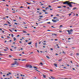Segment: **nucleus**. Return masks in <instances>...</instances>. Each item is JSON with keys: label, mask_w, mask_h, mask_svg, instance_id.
Returning a JSON list of instances; mask_svg holds the SVG:
<instances>
[{"label": "nucleus", "mask_w": 79, "mask_h": 79, "mask_svg": "<svg viewBox=\"0 0 79 79\" xmlns=\"http://www.w3.org/2000/svg\"><path fill=\"white\" fill-rule=\"evenodd\" d=\"M54 66H55L56 67V68H57V64L54 63Z\"/></svg>", "instance_id": "7"}, {"label": "nucleus", "mask_w": 79, "mask_h": 79, "mask_svg": "<svg viewBox=\"0 0 79 79\" xmlns=\"http://www.w3.org/2000/svg\"><path fill=\"white\" fill-rule=\"evenodd\" d=\"M77 56H79V53H77Z\"/></svg>", "instance_id": "35"}, {"label": "nucleus", "mask_w": 79, "mask_h": 79, "mask_svg": "<svg viewBox=\"0 0 79 79\" xmlns=\"http://www.w3.org/2000/svg\"><path fill=\"white\" fill-rule=\"evenodd\" d=\"M0 74H3V73H2V72H1Z\"/></svg>", "instance_id": "52"}, {"label": "nucleus", "mask_w": 79, "mask_h": 79, "mask_svg": "<svg viewBox=\"0 0 79 79\" xmlns=\"http://www.w3.org/2000/svg\"><path fill=\"white\" fill-rule=\"evenodd\" d=\"M37 52H38V53H39V50H37Z\"/></svg>", "instance_id": "60"}, {"label": "nucleus", "mask_w": 79, "mask_h": 79, "mask_svg": "<svg viewBox=\"0 0 79 79\" xmlns=\"http://www.w3.org/2000/svg\"><path fill=\"white\" fill-rule=\"evenodd\" d=\"M16 48H17L16 47H15L14 48V49H16Z\"/></svg>", "instance_id": "51"}, {"label": "nucleus", "mask_w": 79, "mask_h": 79, "mask_svg": "<svg viewBox=\"0 0 79 79\" xmlns=\"http://www.w3.org/2000/svg\"><path fill=\"white\" fill-rule=\"evenodd\" d=\"M59 27H63V25H60L59 26Z\"/></svg>", "instance_id": "44"}, {"label": "nucleus", "mask_w": 79, "mask_h": 79, "mask_svg": "<svg viewBox=\"0 0 79 79\" xmlns=\"http://www.w3.org/2000/svg\"><path fill=\"white\" fill-rule=\"evenodd\" d=\"M53 19H57V17H53Z\"/></svg>", "instance_id": "22"}, {"label": "nucleus", "mask_w": 79, "mask_h": 79, "mask_svg": "<svg viewBox=\"0 0 79 79\" xmlns=\"http://www.w3.org/2000/svg\"><path fill=\"white\" fill-rule=\"evenodd\" d=\"M40 10V9H39V8H38L37 9V10Z\"/></svg>", "instance_id": "64"}, {"label": "nucleus", "mask_w": 79, "mask_h": 79, "mask_svg": "<svg viewBox=\"0 0 79 79\" xmlns=\"http://www.w3.org/2000/svg\"><path fill=\"white\" fill-rule=\"evenodd\" d=\"M46 8H45V10H47V8L48 9V7H46Z\"/></svg>", "instance_id": "56"}, {"label": "nucleus", "mask_w": 79, "mask_h": 79, "mask_svg": "<svg viewBox=\"0 0 79 79\" xmlns=\"http://www.w3.org/2000/svg\"><path fill=\"white\" fill-rule=\"evenodd\" d=\"M52 21H53V22H54V23H55V22H56L55 20L54 19H52Z\"/></svg>", "instance_id": "17"}, {"label": "nucleus", "mask_w": 79, "mask_h": 79, "mask_svg": "<svg viewBox=\"0 0 79 79\" xmlns=\"http://www.w3.org/2000/svg\"><path fill=\"white\" fill-rule=\"evenodd\" d=\"M15 24H16V25H18V23H14Z\"/></svg>", "instance_id": "38"}, {"label": "nucleus", "mask_w": 79, "mask_h": 79, "mask_svg": "<svg viewBox=\"0 0 79 79\" xmlns=\"http://www.w3.org/2000/svg\"><path fill=\"white\" fill-rule=\"evenodd\" d=\"M55 40V41H56V40H58V39H56Z\"/></svg>", "instance_id": "58"}, {"label": "nucleus", "mask_w": 79, "mask_h": 79, "mask_svg": "<svg viewBox=\"0 0 79 79\" xmlns=\"http://www.w3.org/2000/svg\"><path fill=\"white\" fill-rule=\"evenodd\" d=\"M41 42H42V44L44 43V42H42V41H41L39 42V44H40V43H41Z\"/></svg>", "instance_id": "20"}, {"label": "nucleus", "mask_w": 79, "mask_h": 79, "mask_svg": "<svg viewBox=\"0 0 79 79\" xmlns=\"http://www.w3.org/2000/svg\"><path fill=\"white\" fill-rule=\"evenodd\" d=\"M31 44H32V42H30L28 43V45H31Z\"/></svg>", "instance_id": "11"}, {"label": "nucleus", "mask_w": 79, "mask_h": 79, "mask_svg": "<svg viewBox=\"0 0 79 79\" xmlns=\"http://www.w3.org/2000/svg\"><path fill=\"white\" fill-rule=\"evenodd\" d=\"M40 64H41V65H43V63H42V62H41Z\"/></svg>", "instance_id": "29"}, {"label": "nucleus", "mask_w": 79, "mask_h": 79, "mask_svg": "<svg viewBox=\"0 0 79 79\" xmlns=\"http://www.w3.org/2000/svg\"><path fill=\"white\" fill-rule=\"evenodd\" d=\"M11 35L12 37H14V35H13V34H11Z\"/></svg>", "instance_id": "21"}, {"label": "nucleus", "mask_w": 79, "mask_h": 79, "mask_svg": "<svg viewBox=\"0 0 79 79\" xmlns=\"http://www.w3.org/2000/svg\"><path fill=\"white\" fill-rule=\"evenodd\" d=\"M26 67L27 68H32V66L30 65H26Z\"/></svg>", "instance_id": "2"}, {"label": "nucleus", "mask_w": 79, "mask_h": 79, "mask_svg": "<svg viewBox=\"0 0 79 79\" xmlns=\"http://www.w3.org/2000/svg\"><path fill=\"white\" fill-rule=\"evenodd\" d=\"M7 42V41L6 40H5V43H6V42Z\"/></svg>", "instance_id": "61"}, {"label": "nucleus", "mask_w": 79, "mask_h": 79, "mask_svg": "<svg viewBox=\"0 0 79 79\" xmlns=\"http://www.w3.org/2000/svg\"><path fill=\"white\" fill-rule=\"evenodd\" d=\"M9 57H12V56L10 55H9Z\"/></svg>", "instance_id": "45"}, {"label": "nucleus", "mask_w": 79, "mask_h": 79, "mask_svg": "<svg viewBox=\"0 0 79 79\" xmlns=\"http://www.w3.org/2000/svg\"><path fill=\"white\" fill-rule=\"evenodd\" d=\"M52 27H53V28H56V27H54L53 26H51Z\"/></svg>", "instance_id": "33"}, {"label": "nucleus", "mask_w": 79, "mask_h": 79, "mask_svg": "<svg viewBox=\"0 0 79 79\" xmlns=\"http://www.w3.org/2000/svg\"><path fill=\"white\" fill-rule=\"evenodd\" d=\"M24 28H25L26 29H27V27H24Z\"/></svg>", "instance_id": "42"}, {"label": "nucleus", "mask_w": 79, "mask_h": 79, "mask_svg": "<svg viewBox=\"0 0 79 79\" xmlns=\"http://www.w3.org/2000/svg\"><path fill=\"white\" fill-rule=\"evenodd\" d=\"M46 57L47 58H48V59H50V57L48 56H47Z\"/></svg>", "instance_id": "19"}, {"label": "nucleus", "mask_w": 79, "mask_h": 79, "mask_svg": "<svg viewBox=\"0 0 79 79\" xmlns=\"http://www.w3.org/2000/svg\"><path fill=\"white\" fill-rule=\"evenodd\" d=\"M12 10H13V11H15V10H14V8H12Z\"/></svg>", "instance_id": "57"}, {"label": "nucleus", "mask_w": 79, "mask_h": 79, "mask_svg": "<svg viewBox=\"0 0 79 79\" xmlns=\"http://www.w3.org/2000/svg\"><path fill=\"white\" fill-rule=\"evenodd\" d=\"M9 31H10V32H13V31H12L10 29H9Z\"/></svg>", "instance_id": "48"}, {"label": "nucleus", "mask_w": 79, "mask_h": 79, "mask_svg": "<svg viewBox=\"0 0 79 79\" xmlns=\"http://www.w3.org/2000/svg\"><path fill=\"white\" fill-rule=\"evenodd\" d=\"M6 49H7L8 50H9V49H8V47H6Z\"/></svg>", "instance_id": "54"}, {"label": "nucleus", "mask_w": 79, "mask_h": 79, "mask_svg": "<svg viewBox=\"0 0 79 79\" xmlns=\"http://www.w3.org/2000/svg\"><path fill=\"white\" fill-rule=\"evenodd\" d=\"M51 78H52V79H56V78H55V77L53 76H51Z\"/></svg>", "instance_id": "8"}, {"label": "nucleus", "mask_w": 79, "mask_h": 79, "mask_svg": "<svg viewBox=\"0 0 79 79\" xmlns=\"http://www.w3.org/2000/svg\"><path fill=\"white\" fill-rule=\"evenodd\" d=\"M49 71H53V70H52V69L49 70Z\"/></svg>", "instance_id": "50"}, {"label": "nucleus", "mask_w": 79, "mask_h": 79, "mask_svg": "<svg viewBox=\"0 0 79 79\" xmlns=\"http://www.w3.org/2000/svg\"><path fill=\"white\" fill-rule=\"evenodd\" d=\"M23 32H24V33H27V32L25 31H23Z\"/></svg>", "instance_id": "27"}, {"label": "nucleus", "mask_w": 79, "mask_h": 79, "mask_svg": "<svg viewBox=\"0 0 79 79\" xmlns=\"http://www.w3.org/2000/svg\"><path fill=\"white\" fill-rule=\"evenodd\" d=\"M73 29H71L70 31L71 32H73Z\"/></svg>", "instance_id": "26"}, {"label": "nucleus", "mask_w": 79, "mask_h": 79, "mask_svg": "<svg viewBox=\"0 0 79 79\" xmlns=\"http://www.w3.org/2000/svg\"><path fill=\"white\" fill-rule=\"evenodd\" d=\"M10 51H11L12 52L13 51V50H12V49H10Z\"/></svg>", "instance_id": "59"}, {"label": "nucleus", "mask_w": 79, "mask_h": 79, "mask_svg": "<svg viewBox=\"0 0 79 79\" xmlns=\"http://www.w3.org/2000/svg\"><path fill=\"white\" fill-rule=\"evenodd\" d=\"M71 3H73V2H71L69 3V4H71Z\"/></svg>", "instance_id": "30"}, {"label": "nucleus", "mask_w": 79, "mask_h": 79, "mask_svg": "<svg viewBox=\"0 0 79 79\" xmlns=\"http://www.w3.org/2000/svg\"><path fill=\"white\" fill-rule=\"evenodd\" d=\"M68 15H69V16H71V14H69Z\"/></svg>", "instance_id": "43"}, {"label": "nucleus", "mask_w": 79, "mask_h": 79, "mask_svg": "<svg viewBox=\"0 0 79 79\" xmlns=\"http://www.w3.org/2000/svg\"><path fill=\"white\" fill-rule=\"evenodd\" d=\"M76 9H77V8L76 7H74L73 9V10H76Z\"/></svg>", "instance_id": "10"}, {"label": "nucleus", "mask_w": 79, "mask_h": 79, "mask_svg": "<svg viewBox=\"0 0 79 79\" xmlns=\"http://www.w3.org/2000/svg\"><path fill=\"white\" fill-rule=\"evenodd\" d=\"M63 68H64V69H66V67H64Z\"/></svg>", "instance_id": "55"}, {"label": "nucleus", "mask_w": 79, "mask_h": 79, "mask_svg": "<svg viewBox=\"0 0 79 79\" xmlns=\"http://www.w3.org/2000/svg\"><path fill=\"white\" fill-rule=\"evenodd\" d=\"M35 71H38V72H39L38 70H37L36 69H35Z\"/></svg>", "instance_id": "40"}, {"label": "nucleus", "mask_w": 79, "mask_h": 79, "mask_svg": "<svg viewBox=\"0 0 79 79\" xmlns=\"http://www.w3.org/2000/svg\"><path fill=\"white\" fill-rule=\"evenodd\" d=\"M11 74V73L9 72V73H7L6 74V75L7 76H10V75Z\"/></svg>", "instance_id": "6"}, {"label": "nucleus", "mask_w": 79, "mask_h": 79, "mask_svg": "<svg viewBox=\"0 0 79 79\" xmlns=\"http://www.w3.org/2000/svg\"><path fill=\"white\" fill-rule=\"evenodd\" d=\"M35 44V46L36 47V48H37V43H36Z\"/></svg>", "instance_id": "9"}, {"label": "nucleus", "mask_w": 79, "mask_h": 79, "mask_svg": "<svg viewBox=\"0 0 79 79\" xmlns=\"http://www.w3.org/2000/svg\"><path fill=\"white\" fill-rule=\"evenodd\" d=\"M44 14H48V12H45Z\"/></svg>", "instance_id": "32"}, {"label": "nucleus", "mask_w": 79, "mask_h": 79, "mask_svg": "<svg viewBox=\"0 0 79 79\" xmlns=\"http://www.w3.org/2000/svg\"><path fill=\"white\" fill-rule=\"evenodd\" d=\"M55 21L56 22H55V23H56V22L58 21H59V20L58 19H56V20H55Z\"/></svg>", "instance_id": "15"}, {"label": "nucleus", "mask_w": 79, "mask_h": 79, "mask_svg": "<svg viewBox=\"0 0 79 79\" xmlns=\"http://www.w3.org/2000/svg\"><path fill=\"white\" fill-rule=\"evenodd\" d=\"M15 63H13V64H12L11 65H13V66H15Z\"/></svg>", "instance_id": "23"}, {"label": "nucleus", "mask_w": 79, "mask_h": 79, "mask_svg": "<svg viewBox=\"0 0 79 79\" xmlns=\"http://www.w3.org/2000/svg\"><path fill=\"white\" fill-rule=\"evenodd\" d=\"M43 77L44 78H45V77H46V75H43Z\"/></svg>", "instance_id": "13"}, {"label": "nucleus", "mask_w": 79, "mask_h": 79, "mask_svg": "<svg viewBox=\"0 0 79 79\" xmlns=\"http://www.w3.org/2000/svg\"><path fill=\"white\" fill-rule=\"evenodd\" d=\"M4 26H5L6 25H8V24H6H6H4Z\"/></svg>", "instance_id": "34"}, {"label": "nucleus", "mask_w": 79, "mask_h": 79, "mask_svg": "<svg viewBox=\"0 0 79 79\" xmlns=\"http://www.w3.org/2000/svg\"><path fill=\"white\" fill-rule=\"evenodd\" d=\"M5 17H6V18H9V17L8 16H5Z\"/></svg>", "instance_id": "36"}, {"label": "nucleus", "mask_w": 79, "mask_h": 79, "mask_svg": "<svg viewBox=\"0 0 79 79\" xmlns=\"http://www.w3.org/2000/svg\"><path fill=\"white\" fill-rule=\"evenodd\" d=\"M15 64H16V65H18V62H17V61H16L15 60Z\"/></svg>", "instance_id": "4"}, {"label": "nucleus", "mask_w": 79, "mask_h": 79, "mask_svg": "<svg viewBox=\"0 0 79 79\" xmlns=\"http://www.w3.org/2000/svg\"><path fill=\"white\" fill-rule=\"evenodd\" d=\"M13 39H14V41H15V40H16V38H15V37H14L13 38Z\"/></svg>", "instance_id": "14"}, {"label": "nucleus", "mask_w": 79, "mask_h": 79, "mask_svg": "<svg viewBox=\"0 0 79 79\" xmlns=\"http://www.w3.org/2000/svg\"><path fill=\"white\" fill-rule=\"evenodd\" d=\"M67 32H68L69 35H70V34H71V33L70 32V31H69V30H68Z\"/></svg>", "instance_id": "3"}, {"label": "nucleus", "mask_w": 79, "mask_h": 79, "mask_svg": "<svg viewBox=\"0 0 79 79\" xmlns=\"http://www.w3.org/2000/svg\"><path fill=\"white\" fill-rule=\"evenodd\" d=\"M6 6H8V4H6Z\"/></svg>", "instance_id": "53"}, {"label": "nucleus", "mask_w": 79, "mask_h": 79, "mask_svg": "<svg viewBox=\"0 0 79 79\" xmlns=\"http://www.w3.org/2000/svg\"><path fill=\"white\" fill-rule=\"evenodd\" d=\"M26 60H25V59H23V60H22V61H26Z\"/></svg>", "instance_id": "46"}, {"label": "nucleus", "mask_w": 79, "mask_h": 79, "mask_svg": "<svg viewBox=\"0 0 79 79\" xmlns=\"http://www.w3.org/2000/svg\"><path fill=\"white\" fill-rule=\"evenodd\" d=\"M53 50V49L52 48H51L50 49L51 50Z\"/></svg>", "instance_id": "49"}, {"label": "nucleus", "mask_w": 79, "mask_h": 79, "mask_svg": "<svg viewBox=\"0 0 79 79\" xmlns=\"http://www.w3.org/2000/svg\"><path fill=\"white\" fill-rule=\"evenodd\" d=\"M50 23H51L50 22H48L46 24H50Z\"/></svg>", "instance_id": "16"}, {"label": "nucleus", "mask_w": 79, "mask_h": 79, "mask_svg": "<svg viewBox=\"0 0 79 79\" xmlns=\"http://www.w3.org/2000/svg\"><path fill=\"white\" fill-rule=\"evenodd\" d=\"M39 17H40V18H43V17H44V16L41 15V16H40Z\"/></svg>", "instance_id": "18"}, {"label": "nucleus", "mask_w": 79, "mask_h": 79, "mask_svg": "<svg viewBox=\"0 0 79 79\" xmlns=\"http://www.w3.org/2000/svg\"><path fill=\"white\" fill-rule=\"evenodd\" d=\"M14 60H18V59H14Z\"/></svg>", "instance_id": "47"}, {"label": "nucleus", "mask_w": 79, "mask_h": 79, "mask_svg": "<svg viewBox=\"0 0 79 79\" xmlns=\"http://www.w3.org/2000/svg\"><path fill=\"white\" fill-rule=\"evenodd\" d=\"M42 14V13H40L39 14V15H40Z\"/></svg>", "instance_id": "39"}, {"label": "nucleus", "mask_w": 79, "mask_h": 79, "mask_svg": "<svg viewBox=\"0 0 79 79\" xmlns=\"http://www.w3.org/2000/svg\"><path fill=\"white\" fill-rule=\"evenodd\" d=\"M27 3L28 5H31V3H28V2H27Z\"/></svg>", "instance_id": "28"}, {"label": "nucleus", "mask_w": 79, "mask_h": 79, "mask_svg": "<svg viewBox=\"0 0 79 79\" xmlns=\"http://www.w3.org/2000/svg\"><path fill=\"white\" fill-rule=\"evenodd\" d=\"M33 68H36V69H37V67H33Z\"/></svg>", "instance_id": "41"}, {"label": "nucleus", "mask_w": 79, "mask_h": 79, "mask_svg": "<svg viewBox=\"0 0 79 79\" xmlns=\"http://www.w3.org/2000/svg\"><path fill=\"white\" fill-rule=\"evenodd\" d=\"M7 23H8L9 24H11V23L10 22H9L8 21H7Z\"/></svg>", "instance_id": "24"}, {"label": "nucleus", "mask_w": 79, "mask_h": 79, "mask_svg": "<svg viewBox=\"0 0 79 79\" xmlns=\"http://www.w3.org/2000/svg\"><path fill=\"white\" fill-rule=\"evenodd\" d=\"M69 1H65L63 3V4H67V5H69V7H73V5H72L71 4H69Z\"/></svg>", "instance_id": "1"}, {"label": "nucleus", "mask_w": 79, "mask_h": 79, "mask_svg": "<svg viewBox=\"0 0 79 79\" xmlns=\"http://www.w3.org/2000/svg\"><path fill=\"white\" fill-rule=\"evenodd\" d=\"M62 61V58L60 59L59 60H58V61Z\"/></svg>", "instance_id": "12"}, {"label": "nucleus", "mask_w": 79, "mask_h": 79, "mask_svg": "<svg viewBox=\"0 0 79 79\" xmlns=\"http://www.w3.org/2000/svg\"><path fill=\"white\" fill-rule=\"evenodd\" d=\"M57 35V34H52V36H54V35H55L56 37V35Z\"/></svg>", "instance_id": "5"}, {"label": "nucleus", "mask_w": 79, "mask_h": 79, "mask_svg": "<svg viewBox=\"0 0 79 79\" xmlns=\"http://www.w3.org/2000/svg\"><path fill=\"white\" fill-rule=\"evenodd\" d=\"M48 7H49V8H51V6L50 5H49L48 6Z\"/></svg>", "instance_id": "37"}, {"label": "nucleus", "mask_w": 79, "mask_h": 79, "mask_svg": "<svg viewBox=\"0 0 79 79\" xmlns=\"http://www.w3.org/2000/svg\"><path fill=\"white\" fill-rule=\"evenodd\" d=\"M70 39H71V38H69L68 39V40H70Z\"/></svg>", "instance_id": "62"}, {"label": "nucleus", "mask_w": 79, "mask_h": 79, "mask_svg": "<svg viewBox=\"0 0 79 79\" xmlns=\"http://www.w3.org/2000/svg\"><path fill=\"white\" fill-rule=\"evenodd\" d=\"M26 35H28V36H29L30 35V34H28V33H27L26 34Z\"/></svg>", "instance_id": "25"}, {"label": "nucleus", "mask_w": 79, "mask_h": 79, "mask_svg": "<svg viewBox=\"0 0 79 79\" xmlns=\"http://www.w3.org/2000/svg\"><path fill=\"white\" fill-rule=\"evenodd\" d=\"M42 11H44V12H46V11L45 10H42Z\"/></svg>", "instance_id": "31"}, {"label": "nucleus", "mask_w": 79, "mask_h": 79, "mask_svg": "<svg viewBox=\"0 0 79 79\" xmlns=\"http://www.w3.org/2000/svg\"><path fill=\"white\" fill-rule=\"evenodd\" d=\"M25 41L26 42H28V41L27 40H26Z\"/></svg>", "instance_id": "63"}]
</instances>
